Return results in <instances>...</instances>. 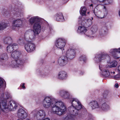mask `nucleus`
Masks as SVG:
<instances>
[{
    "instance_id": "2f4dec72",
    "label": "nucleus",
    "mask_w": 120,
    "mask_h": 120,
    "mask_svg": "<svg viewBox=\"0 0 120 120\" xmlns=\"http://www.w3.org/2000/svg\"><path fill=\"white\" fill-rule=\"evenodd\" d=\"M8 26V24L5 20H2L0 21V30L2 31Z\"/></svg>"
},
{
    "instance_id": "5701e85b",
    "label": "nucleus",
    "mask_w": 120,
    "mask_h": 120,
    "mask_svg": "<svg viewBox=\"0 0 120 120\" xmlns=\"http://www.w3.org/2000/svg\"><path fill=\"white\" fill-rule=\"evenodd\" d=\"M93 19V18L91 17L90 19H84L82 22V24L86 27H89L92 24Z\"/></svg>"
},
{
    "instance_id": "49530a36",
    "label": "nucleus",
    "mask_w": 120,
    "mask_h": 120,
    "mask_svg": "<svg viewBox=\"0 0 120 120\" xmlns=\"http://www.w3.org/2000/svg\"><path fill=\"white\" fill-rule=\"evenodd\" d=\"M92 2L93 3V4H91V5H90V6H91L93 7V5H94V6L95 5V7L96 6H98V5H99L100 4H98L97 5L96 4H95L92 1V0H91Z\"/></svg>"
},
{
    "instance_id": "412c9836",
    "label": "nucleus",
    "mask_w": 120,
    "mask_h": 120,
    "mask_svg": "<svg viewBox=\"0 0 120 120\" xmlns=\"http://www.w3.org/2000/svg\"><path fill=\"white\" fill-rule=\"evenodd\" d=\"M11 98V96L10 94L8 92H6L5 93H2L0 96V100L2 101H4Z\"/></svg>"
},
{
    "instance_id": "f8f14e48",
    "label": "nucleus",
    "mask_w": 120,
    "mask_h": 120,
    "mask_svg": "<svg viewBox=\"0 0 120 120\" xmlns=\"http://www.w3.org/2000/svg\"><path fill=\"white\" fill-rule=\"evenodd\" d=\"M8 58L6 53L1 54L0 56V65L4 66H6L7 65V60Z\"/></svg>"
},
{
    "instance_id": "09e8293b",
    "label": "nucleus",
    "mask_w": 120,
    "mask_h": 120,
    "mask_svg": "<svg viewBox=\"0 0 120 120\" xmlns=\"http://www.w3.org/2000/svg\"><path fill=\"white\" fill-rule=\"evenodd\" d=\"M117 69L118 72L120 74V65L118 67Z\"/></svg>"
},
{
    "instance_id": "4be33fe9",
    "label": "nucleus",
    "mask_w": 120,
    "mask_h": 120,
    "mask_svg": "<svg viewBox=\"0 0 120 120\" xmlns=\"http://www.w3.org/2000/svg\"><path fill=\"white\" fill-rule=\"evenodd\" d=\"M89 105L93 109L98 108L100 109V105L96 101L93 100L91 101L89 103Z\"/></svg>"
},
{
    "instance_id": "f3484780",
    "label": "nucleus",
    "mask_w": 120,
    "mask_h": 120,
    "mask_svg": "<svg viewBox=\"0 0 120 120\" xmlns=\"http://www.w3.org/2000/svg\"><path fill=\"white\" fill-rule=\"evenodd\" d=\"M8 105L9 111L15 110L17 108L18 105V104L13 100L10 101L8 103Z\"/></svg>"
},
{
    "instance_id": "338daca9",
    "label": "nucleus",
    "mask_w": 120,
    "mask_h": 120,
    "mask_svg": "<svg viewBox=\"0 0 120 120\" xmlns=\"http://www.w3.org/2000/svg\"><path fill=\"white\" fill-rule=\"evenodd\" d=\"M119 60L120 61V60Z\"/></svg>"
},
{
    "instance_id": "4c0bfd02",
    "label": "nucleus",
    "mask_w": 120,
    "mask_h": 120,
    "mask_svg": "<svg viewBox=\"0 0 120 120\" xmlns=\"http://www.w3.org/2000/svg\"><path fill=\"white\" fill-rule=\"evenodd\" d=\"M43 73L42 71L40 69H38L36 70V73L38 75H41L42 76Z\"/></svg>"
},
{
    "instance_id": "58836bf2",
    "label": "nucleus",
    "mask_w": 120,
    "mask_h": 120,
    "mask_svg": "<svg viewBox=\"0 0 120 120\" xmlns=\"http://www.w3.org/2000/svg\"><path fill=\"white\" fill-rule=\"evenodd\" d=\"M4 15L5 16L8 17L10 16V12L9 11H7L5 10Z\"/></svg>"
},
{
    "instance_id": "e433bc0d",
    "label": "nucleus",
    "mask_w": 120,
    "mask_h": 120,
    "mask_svg": "<svg viewBox=\"0 0 120 120\" xmlns=\"http://www.w3.org/2000/svg\"><path fill=\"white\" fill-rule=\"evenodd\" d=\"M86 56L84 55L81 56L79 57V61L84 62L86 60Z\"/></svg>"
},
{
    "instance_id": "20e7f679",
    "label": "nucleus",
    "mask_w": 120,
    "mask_h": 120,
    "mask_svg": "<svg viewBox=\"0 0 120 120\" xmlns=\"http://www.w3.org/2000/svg\"><path fill=\"white\" fill-rule=\"evenodd\" d=\"M31 114L33 118L38 120L43 119L46 115V112L44 110L41 109L38 111L37 109H34L32 111Z\"/></svg>"
},
{
    "instance_id": "393cba45",
    "label": "nucleus",
    "mask_w": 120,
    "mask_h": 120,
    "mask_svg": "<svg viewBox=\"0 0 120 120\" xmlns=\"http://www.w3.org/2000/svg\"><path fill=\"white\" fill-rule=\"evenodd\" d=\"M41 18L38 16H34L31 17L28 20L30 24L32 25L36 22L41 20Z\"/></svg>"
},
{
    "instance_id": "864d4df0",
    "label": "nucleus",
    "mask_w": 120,
    "mask_h": 120,
    "mask_svg": "<svg viewBox=\"0 0 120 120\" xmlns=\"http://www.w3.org/2000/svg\"><path fill=\"white\" fill-rule=\"evenodd\" d=\"M25 83H23L21 85V87H22L24 89L25 88V87L24 86Z\"/></svg>"
},
{
    "instance_id": "f257e3e1",
    "label": "nucleus",
    "mask_w": 120,
    "mask_h": 120,
    "mask_svg": "<svg viewBox=\"0 0 120 120\" xmlns=\"http://www.w3.org/2000/svg\"><path fill=\"white\" fill-rule=\"evenodd\" d=\"M42 105L45 109H47L51 107V113L59 116L64 114L67 109L63 102L58 101L54 98L51 96L45 97L43 100Z\"/></svg>"
},
{
    "instance_id": "a18cd8bd",
    "label": "nucleus",
    "mask_w": 120,
    "mask_h": 120,
    "mask_svg": "<svg viewBox=\"0 0 120 120\" xmlns=\"http://www.w3.org/2000/svg\"><path fill=\"white\" fill-rule=\"evenodd\" d=\"M48 74L47 73H43L42 76L43 77H45L48 76Z\"/></svg>"
},
{
    "instance_id": "cd10ccee",
    "label": "nucleus",
    "mask_w": 120,
    "mask_h": 120,
    "mask_svg": "<svg viewBox=\"0 0 120 120\" xmlns=\"http://www.w3.org/2000/svg\"><path fill=\"white\" fill-rule=\"evenodd\" d=\"M77 31L79 33L84 34L85 37H87V36L86 34L88 30L85 27L82 26H79L78 27Z\"/></svg>"
},
{
    "instance_id": "9d476101",
    "label": "nucleus",
    "mask_w": 120,
    "mask_h": 120,
    "mask_svg": "<svg viewBox=\"0 0 120 120\" xmlns=\"http://www.w3.org/2000/svg\"><path fill=\"white\" fill-rule=\"evenodd\" d=\"M64 53H63L65 54L69 59H72L74 58L76 55L75 49L71 48H69L67 50L66 52L64 51Z\"/></svg>"
},
{
    "instance_id": "bf43d9fd",
    "label": "nucleus",
    "mask_w": 120,
    "mask_h": 120,
    "mask_svg": "<svg viewBox=\"0 0 120 120\" xmlns=\"http://www.w3.org/2000/svg\"><path fill=\"white\" fill-rule=\"evenodd\" d=\"M2 46L0 44V49H1L2 48Z\"/></svg>"
},
{
    "instance_id": "2eb2a0df",
    "label": "nucleus",
    "mask_w": 120,
    "mask_h": 120,
    "mask_svg": "<svg viewBox=\"0 0 120 120\" xmlns=\"http://www.w3.org/2000/svg\"><path fill=\"white\" fill-rule=\"evenodd\" d=\"M0 108L2 112L7 113L9 111L8 103L6 101H2L0 102Z\"/></svg>"
},
{
    "instance_id": "6ab92c4d",
    "label": "nucleus",
    "mask_w": 120,
    "mask_h": 120,
    "mask_svg": "<svg viewBox=\"0 0 120 120\" xmlns=\"http://www.w3.org/2000/svg\"><path fill=\"white\" fill-rule=\"evenodd\" d=\"M107 28L105 24H103L102 27L100 29L99 34L102 36H104L106 35L107 33Z\"/></svg>"
},
{
    "instance_id": "473e14b6",
    "label": "nucleus",
    "mask_w": 120,
    "mask_h": 120,
    "mask_svg": "<svg viewBox=\"0 0 120 120\" xmlns=\"http://www.w3.org/2000/svg\"><path fill=\"white\" fill-rule=\"evenodd\" d=\"M3 41L5 44H8L12 42V39L11 37L8 36L4 38Z\"/></svg>"
},
{
    "instance_id": "bb28decb",
    "label": "nucleus",
    "mask_w": 120,
    "mask_h": 120,
    "mask_svg": "<svg viewBox=\"0 0 120 120\" xmlns=\"http://www.w3.org/2000/svg\"><path fill=\"white\" fill-rule=\"evenodd\" d=\"M21 53L20 51H15L13 52L11 55V57L15 59H20L19 57L21 55Z\"/></svg>"
},
{
    "instance_id": "ea45409f",
    "label": "nucleus",
    "mask_w": 120,
    "mask_h": 120,
    "mask_svg": "<svg viewBox=\"0 0 120 120\" xmlns=\"http://www.w3.org/2000/svg\"><path fill=\"white\" fill-rule=\"evenodd\" d=\"M18 42L20 45H21L23 43V41L22 38H19L17 41Z\"/></svg>"
},
{
    "instance_id": "680f3d73",
    "label": "nucleus",
    "mask_w": 120,
    "mask_h": 120,
    "mask_svg": "<svg viewBox=\"0 0 120 120\" xmlns=\"http://www.w3.org/2000/svg\"><path fill=\"white\" fill-rule=\"evenodd\" d=\"M89 13H90V12H87V13L88 14H89Z\"/></svg>"
},
{
    "instance_id": "72a5a7b5",
    "label": "nucleus",
    "mask_w": 120,
    "mask_h": 120,
    "mask_svg": "<svg viewBox=\"0 0 120 120\" xmlns=\"http://www.w3.org/2000/svg\"><path fill=\"white\" fill-rule=\"evenodd\" d=\"M86 10L87 9L85 7H82L80 10V14L83 16H86Z\"/></svg>"
},
{
    "instance_id": "6e6d98bb",
    "label": "nucleus",
    "mask_w": 120,
    "mask_h": 120,
    "mask_svg": "<svg viewBox=\"0 0 120 120\" xmlns=\"http://www.w3.org/2000/svg\"><path fill=\"white\" fill-rule=\"evenodd\" d=\"M42 120H50V119L48 117H47Z\"/></svg>"
},
{
    "instance_id": "7c9ffc66",
    "label": "nucleus",
    "mask_w": 120,
    "mask_h": 120,
    "mask_svg": "<svg viewBox=\"0 0 120 120\" xmlns=\"http://www.w3.org/2000/svg\"><path fill=\"white\" fill-rule=\"evenodd\" d=\"M56 20L58 21H63L64 20L62 13H59L56 14L55 16Z\"/></svg>"
},
{
    "instance_id": "de8ad7c7",
    "label": "nucleus",
    "mask_w": 120,
    "mask_h": 120,
    "mask_svg": "<svg viewBox=\"0 0 120 120\" xmlns=\"http://www.w3.org/2000/svg\"><path fill=\"white\" fill-rule=\"evenodd\" d=\"M88 119L89 120H93L92 117L91 115H90L88 117Z\"/></svg>"
},
{
    "instance_id": "a211bd4d",
    "label": "nucleus",
    "mask_w": 120,
    "mask_h": 120,
    "mask_svg": "<svg viewBox=\"0 0 120 120\" xmlns=\"http://www.w3.org/2000/svg\"><path fill=\"white\" fill-rule=\"evenodd\" d=\"M58 94L61 97L65 99H69L70 96L68 91L64 90H60Z\"/></svg>"
},
{
    "instance_id": "aec40b11",
    "label": "nucleus",
    "mask_w": 120,
    "mask_h": 120,
    "mask_svg": "<svg viewBox=\"0 0 120 120\" xmlns=\"http://www.w3.org/2000/svg\"><path fill=\"white\" fill-rule=\"evenodd\" d=\"M18 48V46L17 44H11L7 46V50L8 52L11 53L14 49H17Z\"/></svg>"
},
{
    "instance_id": "37998d69",
    "label": "nucleus",
    "mask_w": 120,
    "mask_h": 120,
    "mask_svg": "<svg viewBox=\"0 0 120 120\" xmlns=\"http://www.w3.org/2000/svg\"><path fill=\"white\" fill-rule=\"evenodd\" d=\"M104 66L101 64H100L99 66V68L100 70L102 71L104 69H105L104 68Z\"/></svg>"
},
{
    "instance_id": "ddd939ff",
    "label": "nucleus",
    "mask_w": 120,
    "mask_h": 120,
    "mask_svg": "<svg viewBox=\"0 0 120 120\" xmlns=\"http://www.w3.org/2000/svg\"><path fill=\"white\" fill-rule=\"evenodd\" d=\"M109 53L113 56L114 58L119 59L120 58V48L118 49H111L109 51Z\"/></svg>"
},
{
    "instance_id": "e2e57ef3",
    "label": "nucleus",
    "mask_w": 120,
    "mask_h": 120,
    "mask_svg": "<svg viewBox=\"0 0 120 120\" xmlns=\"http://www.w3.org/2000/svg\"><path fill=\"white\" fill-rule=\"evenodd\" d=\"M83 74V73H82V72L81 73V75H82Z\"/></svg>"
},
{
    "instance_id": "69168bd1",
    "label": "nucleus",
    "mask_w": 120,
    "mask_h": 120,
    "mask_svg": "<svg viewBox=\"0 0 120 120\" xmlns=\"http://www.w3.org/2000/svg\"><path fill=\"white\" fill-rule=\"evenodd\" d=\"M1 111H0V114H1Z\"/></svg>"
},
{
    "instance_id": "4468645a",
    "label": "nucleus",
    "mask_w": 120,
    "mask_h": 120,
    "mask_svg": "<svg viewBox=\"0 0 120 120\" xmlns=\"http://www.w3.org/2000/svg\"><path fill=\"white\" fill-rule=\"evenodd\" d=\"M17 116L19 119H25L28 116L27 113L22 109H19L17 112Z\"/></svg>"
},
{
    "instance_id": "a19ab883",
    "label": "nucleus",
    "mask_w": 120,
    "mask_h": 120,
    "mask_svg": "<svg viewBox=\"0 0 120 120\" xmlns=\"http://www.w3.org/2000/svg\"><path fill=\"white\" fill-rule=\"evenodd\" d=\"M4 81V80L2 78L0 77V88L2 87Z\"/></svg>"
},
{
    "instance_id": "c9c22d12",
    "label": "nucleus",
    "mask_w": 120,
    "mask_h": 120,
    "mask_svg": "<svg viewBox=\"0 0 120 120\" xmlns=\"http://www.w3.org/2000/svg\"><path fill=\"white\" fill-rule=\"evenodd\" d=\"M110 62L112 68L116 67L117 64L118 63L116 60H114Z\"/></svg>"
},
{
    "instance_id": "4d7b16f0",
    "label": "nucleus",
    "mask_w": 120,
    "mask_h": 120,
    "mask_svg": "<svg viewBox=\"0 0 120 120\" xmlns=\"http://www.w3.org/2000/svg\"><path fill=\"white\" fill-rule=\"evenodd\" d=\"M92 14L93 15H95L96 16H97V15H96V14L95 13V12H94V11H93V13H92Z\"/></svg>"
},
{
    "instance_id": "a878e982",
    "label": "nucleus",
    "mask_w": 120,
    "mask_h": 120,
    "mask_svg": "<svg viewBox=\"0 0 120 120\" xmlns=\"http://www.w3.org/2000/svg\"><path fill=\"white\" fill-rule=\"evenodd\" d=\"M14 16L16 17H20L22 13V11L19 8H15L13 12Z\"/></svg>"
},
{
    "instance_id": "5fc2aeb1",
    "label": "nucleus",
    "mask_w": 120,
    "mask_h": 120,
    "mask_svg": "<svg viewBox=\"0 0 120 120\" xmlns=\"http://www.w3.org/2000/svg\"><path fill=\"white\" fill-rule=\"evenodd\" d=\"M101 6H102V8H104V10L105 11H106V7L104 6H102L101 5Z\"/></svg>"
},
{
    "instance_id": "c756f323",
    "label": "nucleus",
    "mask_w": 120,
    "mask_h": 120,
    "mask_svg": "<svg viewBox=\"0 0 120 120\" xmlns=\"http://www.w3.org/2000/svg\"><path fill=\"white\" fill-rule=\"evenodd\" d=\"M67 76V75L66 72L64 71H62L58 73L57 77L60 79L63 80L66 79Z\"/></svg>"
},
{
    "instance_id": "1a4fd4ad",
    "label": "nucleus",
    "mask_w": 120,
    "mask_h": 120,
    "mask_svg": "<svg viewBox=\"0 0 120 120\" xmlns=\"http://www.w3.org/2000/svg\"><path fill=\"white\" fill-rule=\"evenodd\" d=\"M66 40L64 39L59 38L56 41L55 45L56 47L58 49L62 50V53L64 52V47L66 45Z\"/></svg>"
},
{
    "instance_id": "3c124183",
    "label": "nucleus",
    "mask_w": 120,
    "mask_h": 120,
    "mask_svg": "<svg viewBox=\"0 0 120 120\" xmlns=\"http://www.w3.org/2000/svg\"><path fill=\"white\" fill-rule=\"evenodd\" d=\"M97 15H102L101 13V12L100 11H98L97 12Z\"/></svg>"
},
{
    "instance_id": "6e6552de",
    "label": "nucleus",
    "mask_w": 120,
    "mask_h": 120,
    "mask_svg": "<svg viewBox=\"0 0 120 120\" xmlns=\"http://www.w3.org/2000/svg\"><path fill=\"white\" fill-rule=\"evenodd\" d=\"M98 30L97 26L95 25H93L91 27L90 30H88L86 34L87 37L93 38L96 36V33Z\"/></svg>"
},
{
    "instance_id": "b1692460",
    "label": "nucleus",
    "mask_w": 120,
    "mask_h": 120,
    "mask_svg": "<svg viewBox=\"0 0 120 120\" xmlns=\"http://www.w3.org/2000/svg\"><path fill=\"white\" fill-rule=\"evenodd\" d=\"M92 1L97 5L104 2L105 4H111L112 2L113 1V0H92Z\"/></svg>"
},
{
    "instance_id": "f03ea898",
    "label": "nucleus",
    "mask_w": 120,
    "mask_h": 120,
    "mask_svg": "<svg viewBox=\"0 0 120 120\" xmlns=\"http://www.w3.org/2000/svg\"><path fill=\"white\" fill-rule=\"evenodd\" d=\"M70 101L72 105L68 107L67 115L63 120H73V116L79 117V113L80 110L84 108L77 98H72L70 99Z\"/></svg>"
},
{
    "instance_id": "c85d7f7f",
    "label": "nucleus",
    "mask_w": 120,
    "mask_h": 120,
    "mask_svg": "<svg viewBox=\"0 0 120 120\" xmlns=\"http://www.w3.org/2000/svg\"><path fill=\"white\" fill-rule=\"evenodd\" d=\"M110 109V106L107 104L106 102L103 103L100 105V109L101 110L106 111L109 110Z\"/></svg>"
},
{
    "instance_id": "c03bdc74",
    "label": "nucleus",
    "mask_w": 120,
    "mask_h": 120,
    "mask_svg": "<svg viewBox=\"0 0 120 120\" xmlns=\"http://www.w3.org/2000/svg\"><path fill=\"white\" fill-rule=\"evenodd\" d=\"M82 16H79L78 18V21L80 23H81V22H82Z\"/></svg>"
},
{
    "instance_id": "423d86ee",
    "label": "nucleus",
    "mask_w": 120,
    "mask_h": 120,
    "mask_svg": "<svg viewBox=\"0 0 120 120\" xmlns=\"http://www.w3.org/2000/svg\"><path fill=\"white\" fill-rule=\"evenodd\" d=\"M40 20L34 24L33 26V31L34 33V34H31L28 31H28L30 33V34L34 35L35 36L36 34H39L41 32L42 24L44 21V19L42 18Z\"/></svg>"
},
{
    "instance_id": "603ef678",
    "label": "nucleus",
    "mask_w": 120,
    "mask_h": 120,
    "mask_svg": "<svg viewBox=\"0 0 120 120\" xmlns=\"http://www.w3.org/2000/svg\"><path fill=\"white\" fill-rule=\"evenodd\" d=\"M114 86L116 88H118L119 87V85L118 83H116L115 85Z\"/></svg>"
},
{
    "instance_id": "f704fd0d",
    "label": "nucleus",
    "mask_w": 120,
    "mask_h": 120,
    "mask_svg": "<svg viewBox=\"0 0 120 120\" xmlns=\"http://www.w3.org/2000/svg\"><path fill=\"white\" fill-rule=\"evenodd\" d=\"M101 72L102 75L106 77H108L110 75V73L108 69H104L101 71Z\"/></svg>"
},
{
    "instance_id": "39448f33",
    "label": "nucleus",
    "mask_w": 120,
    "mask_h": 120,
    "mask_svg": "<svg viewBox=\"0 0 120 120\" xmlns=\"http://www.w3.org/2000/svg\"><path fill=\"white\" fill-rule=\"evenodd\" d=\"M15 60L12 61L9 63L8 62L7 65L6 66H9L12 68H16L17 67L21 68L23 66V64L27 62V60L25 61L22 60L21 59H15Z\"/></svg>"
},
{
    "instance_id": "79ce46f5",
    "label": "nucleus",
    "mask_w": 120,
    "mask_h": 120,
    "mask_svg": "<svg viewBox=\"0 0 120 120\" xmlns=\"http://www.w3.org/2000/svg\"><path fill=\"white\" fill-rule=\"evenodd\" d=\"M111 62H108L107 64L106 65V67L107 68H112L111 66Z\"/></svg>"
},
{
    "instance_id": "8fccbe9b",
    "label": "nucleus",
    "mask_w": 120,
    "mask_h": 120,
    "mask_svg": "<svg viewBox=\"0 0 120 120\" xmlns=\"http://www.w3.org/2000/svg\"><path fill=\"white\" fill-rule=\"evenodd\" d=\"M119 77V76L118 75H116V76H115L114 77H110V78H114L115 79H116L117 78H118Z\"/></svg>"
},
{
    "instance_id": "7ed1b4c3",
    "label": "nucleus",
    "mask_w": 120,
    "mask_h": 120,
    "mask_svg": "<svg viewBox=\"0 0 120 120\" xmlns=\"http://www.w3.org/2000/svg\"><path fill=\"white\" fill-rule=\"evenodd\" d=\"M28 31H26L24 35V39L26 42L25 43V48L28 52H31L34 50L36 46L35 44L30 42L32 41L35 38L34 35L30 34Z\"/></svg>"
},
{
    "instance_id": "0eeeda50",
    "label": "nucleus",
    "mask_w": 120,
    "mask_h": 120,
    "mask_svg": "<svg viewBox=\"0 0 120 120\" xmlns=\"http://www.w3.org/2000/svg\"><path fill=\"white\" fill-rule=\"evenodd\" d=\"M107 55L106 53L103 52L96 54L93 58L94 61L95 63L99 64L103 60L106 58Z\"/></svg>"
},
{
    "instance_id": "13d9d810",
    "label": "nucleus",
    "mask_w": 120,
    "mask_h": 120,
    "mask_svg": "<svg viewBox=\"0 0 120 120\" xmlns=\"http://www.w3.org/2000/svg\"><path fill=\"white\" fill-rule=\"evenodd\" d=\"M115 72L114 71H113V72H111V74H110V75H112V74H115Z\"/></svg>"
},
{
    "instance_id": "9b49d317",
    "label": "nucleus",
    "mask_w": 120,
    "mask_h": 120,
    "mask_svg": "<svg viewBox=\"0 0 120 120\" xmlns=\"http://www.w3.org/2000/svg\"><path fill=\"white\" fill-rule=\"evenodd\" d=\"M22 26V20L21 19H17L13 21L12 28L13 30H15L16 28H20Z\"/></svg>"
},
{
    "instance_id": "0e129e2a",
    "label": "nucleus",
    "mask_w": 120,
    "mask_h": 120,
    "mask_svg": "<svg viewBox=\"0 0 120 120\" xmlns=\"http://www.w3.org/2000/svg\"><path fill=\"white\" fill-rule=\"evenodd\" d=\"M99 17L100 18H102V17Z\"/></svg>"
},
{
    "instance_id": "052dcab7",
    "label": "nucleus",
    "mask_w": 120,
    "mask_h": 120,
    "mask_svg": "<svg viewBox=\"0 0 120 120\" xmlns=\"http://www.w3.org/2000/svg\"><path fill=\"white\" fill-rule=\"evenodd\" d=\"M26 120H31L30 119H29L28 118L26 119Z\"/></svg>"
},
{
    "instance_id": "dca6fc26",
    "label": "nucleus",
    "mask_w": 120,
    "mask_h": 120,
    "mask_svg": "<svg viewBox=\"0 0 120 120\" xmlns=\"http://www.w3.org/2000/svg\"><path fill=\"white\" fill-rule=\"evenodd\" d=\"M68 61V59L67 56H62L58 59L57 63L58 64L61 66H63L66 65Z\"/></svg>"
}]
</instances>
